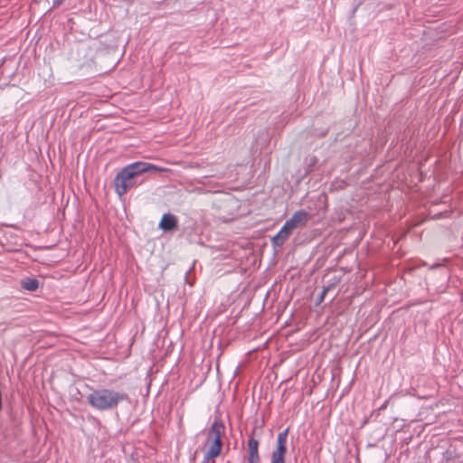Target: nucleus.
Wrapping results in <instances>:
<instances>
[{"mask_svg":"<svg viewBox=\"0 0 463 463\" xmlns=\"http://www.w3.org/2000/svg\"><path fill=\"white\" fill-rule=\"evenodd\" d=\"M135 164H136V165L137 167V171L139 172L140 175L146 173V172H150V171H155V172H167L168 171V169H166L165 167H160L156 165H153V164H150L147 162H144V161H137V162H135Z\"/></svg>","mask_w":463,"mask_h":463,"instance_id":"6e6552de","label":"nucleus"},{"mask_svg":"<svg viewBox=\"0 0 463 463\" xmlns=\"http://www.w3.org/2000/svg\"><path fill=\"white\" fill-rule=\"evenodd\" d=\"M140 175L137 167L134 163L123 167L116 175L114 180L115 192L123 196L129 189L136 185L135 178Z\"/></svg>","mask_w":463,"mask_h":463,"instance_id":"7ed1b4c3","label":"nucleus"},{"mask_svg":"<svg viewBox=\"0 0 463 463\" xmlns=\"http://www.w3.org/2000/svg\"><path fill=\"white\" fill-rule=\"evenodd\" d=\"M178 219L175 215L172 213H165L163 214L160 222L159 228L164 232H171L177 228Z\"/></svg>","mask_w":463,"mask_h":463,"instance_id":"423d86ee","label":"nucleus"},{"mask_svg":"<svg viewBox=\"0 0 463 463\" xmlns=\"http://www.w3.org/2000/svg\"><path fill=\"white\" fill-rule=\"evenodd\" d=\"M326 293V289H324V290H323V292H322V294H321L320 300H323V298H324V297H325Z\"/></svg>","mask_w":463,"mask_h":463,"instance_id":"ddd939ff","label":"nucleus"},{"mask_svg":"<svg viewBox=\"0 0 463 463\" xmlns=\"http://www.w3.org/2000/svg\"><path fill=\"white\" fill-rule=\"evenodd\" d=\"M64 0H53V5H61V3L63 2Z\"/></svg>","mask_w":463,"mask_h":463,"instance_id":"f8f14e48","label":"nucleus"},{"mask_svg":"<svg viewBox=\"0 0 463 463\" xmlns=\"http://www.w3.org/2000/svg\"><path fill=\"white\" fill-rule=\"evenodd\" d=\"M310 214L304 210H299L294 213L290 219L285 224L289 230L294 231L298 227H304L310 219Z\"/></svg>","mask_w":463,"mask_h":463,"instance_id":"39448f33","label":"nucleus"},{"mask_svg":"<svg viewBox=\"0 0 463 463\" xmlns=\"http://www.w3.org/2000/svg\"><path fill=\"white\" fill-rule=\"evenodd\" d=\"M288 433V429L279 433L277 438L276 449L271 454V463H285Z\"/></svg>","mask_w":463,"mask_h":463,"instance_id":"20e7f679","label":"nucleus"},{"mask_svg":"<svg viewBox=\"0 0 463 463\" xmlns=\"http://www.w3.org/2000/svg\"><path fill=\"white\" fill-rule=\"evenodd\" d=\"M126 394L109 389L95 390L87 398L88 402L99 411H107L116 407L126 399Z\"/></svg>","mask_w":463,"mask_h":463,"instance_id":"f257e3e1","label":"nucleus"},{"mask_svg":"<svg viewBox=\"0 0 463 463\" xmlns=\"http://www.w3.org/2000/svg\"><path fill=\"white\" fill-rule=\"evenodd\" d=\"M293 231L284 223L279 232L271 239L272 244L276 247L282 246L288 239Z\"/></svg>","mask_w":463,"mask_h":463,"instance_id":"0eeeda50","label":"nucleus"},{"mask_svg":"<svg viewBox=\"0 0 463 463\" xmlns=\"http://www.w3.org/2000/svg\"><path fill=\"white\" fill-rule=\"evenodd\" d=\"M250 463H260V458H249Z\"/></svg>","mask_w":463,"mask_h":463,"instance_id":"9b49d317","label":"nucleus"},{"mask_svg":"<svg viewBox=\"0 0 463 463\" xmlns=\"http://www.w3.org/2000/svg\"><path fill=\"white\" fill-rule=\"evenodd\" d=\"M258 441L254 439H250L249 440L248 446H249V452L250 456L249 458H260L258 453Z\"/></svg>","mask_w":463,"mask_h":463,"instance_id":"9d476101","label":"nucleus"},{"mask_svg":"<svg viewBox=\"0 0 463 463\" xmlns=\"http://www.w3.org/2000/svg\"><path fill=\"white\" fill-rule=\"evenodd\" d=\"M224 432L222 423L214 421L208 431V437L204 444V462H209L218 457L222 450V435Z\"/></svg>","mask_w":463,"mask_h":463,"instance_id":"f03ea898","label":"nucleus"},{"mask_svg":"<svg viewBox=\"0 0 463 463\" xmlns=\"http://www.w3.org/2000/svg\"><path fill=\"white\" fill-rule=\"evenodd\" d=\"M22 287L29 291H35L39 287V282L35 279L26 278L22 280Z\"/></svg>","mask_w":463,"mask_h":463,"instance_id":"1a4fd4ad","label":"nucleus"}]
</instances>
